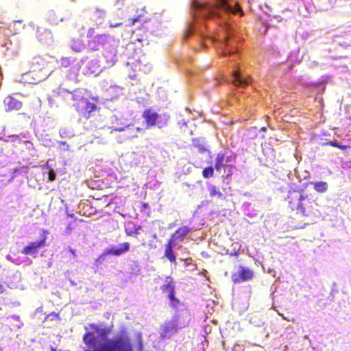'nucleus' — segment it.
Wrapping results in <instances>:
<instances>
[{
  "instance_id": "1",
  "label": "nucleus",
  "mask_w": 351,
  "mask_h": 351,
  "mask_svg": "<svg viewBox=\"0 0 351 351\" xmlns=\"http://www.w3.org/2000/svg\"><path fill=\"white\" fill-rule=\"evenodd\" d=\"M192 8L202 18L208 19L223 18V14L241 12L238 6L232 8L227 0H210L208 2L195 1Z\"/></svg>"
},
{
  "instance_id": "2",
  "label": "nucleus",
  "mask_w": 351,
  "mask_h": 351,
  "mask_svg": "<svg viewBox=\"0 0 351 351\" xmlns=\"http://www.w3.org/2000/svg\"><path fill=\"white\" fill-rule=\"evenodd\" d=\"M89 328L93 332H86L83 336V340L89 348L93 349L87 351H123V341L121 339H106L97 346V340L94 332L98 333L101 337H106L109 334V330L108 328H100L95 324H90Z\"/></svg>"
},
{
  "instance_id": "3",
  "label": "nucleus",
  "mask_w": 351,
  "mask_h": 351,
  "mask_svg": "<svg viewBox=\"0 0 351 351\" xmlns=\"http://www.w3.org/2000/svg\"><path fill=\"white\" fill-rule=\"evenodd\" d=\"M289 207L292 210H296L304 216H308L315 210L317 204L315 199L310 197L307 194L300 191L289 192L287 196Z\"/></svg>"
},
{
  "instance_id": "4",
  "label": "nucleus",
  "mask_w": 351,
  "mask_h": 351,
  "mask_svg": "<svg viewBox=\"0 0 351 351\" xmlns=\"http://www.w3.org/2000/svg\"><path fill=\"white\" fill-rule=\"evenodd\" d=\"M86 48L91 51H98L101 47L114 40L113 37L106 34H97L94 27H90L86 32Z\"/></svg>"
},
{
  "instance_id": "5",
  "label": "nucleus",
  "mask_w": 351,
  "mask_h": 351,
  "mask_svg": "<svg viewBox=\"0 0 351 351\" xmlns=\"http://www.w3.org/2000/svg\"><path fill=\"white\" fill-rule=\"evenodd\" d=\"M158 30L157 22L155 20L144 21L141 25L133 31L136 39L142 44L148 45L149 37Z\"/></svg>"
},
{
  "instance_id": "6",
  "label": "nucleus",
  "mask_w": 351,
  "mask_h": 351,
  "mask_svg": "<svg viewBox=\"0 0 351 351\" xmlns=\"http://www.w3.org/2000/svg\"><path fill=\"white\" fill-rule=\"evenodd\" d=\"M75 104L73 106L81 117L88 119L91 113L97 110V105L92 102L88 98L81 97L78 95H73Z\"/></svg>"
},
{
  "instance_id": "7",
  "label": "nucleus",
  "mask_w": 351,
  "mask_h": 351,
  "mask_svg": "<svg viewBox=\"0 0 351 351\" xmlns=\"http://www.w3.org/2000/svg\"><path fill=\"white\" fill-rule=\"evenodd\" d=\"M35 81L33 83H38L45 79L47 71L45 70V61L40 57H34L29 64V69L26 73Z\"/></svg>"
},
{
  "instance_id": "8",
  "label": "nucleus",
  "mask_w": 351,
  "mask_h": 351,
  "mask_svg": "<svg viewBox=\"0 0 351 351\" xmlns=\"http://www.w3.org/2000/svg\"><path fill=\"white\" fill-rule=\"evenodd\" d=\"M43 237L36 241H31L21 250V254L32 256L36 258L38 253V250L46 245L47 235L49 234L47 230H43Z\"/></svg>"
},
{
  "instance_id": "9",
  "label": "nucleus",
  "mask_w": 351,
  "mask_h": 351,
  "mask_svg": "<svg viewBox=\"0 0 351 351\" xmlns=\"http://www.w3.org/2000/svg\"><path fill=\"white\" fill-rule=\"evenodd\" d=\"M142 117L145 120L147 128L154 126H158L160 128L166 124V121H162L161 116L152 108L145 110L143 112Z\"/></svg>"
},
{
  "instance_id": "10",
  "label": "nucleus",
  "mask_w": 351,
  "mask_h": 351,
  "mask_svg": "<svg viewBox=\"0 0 351 351\" xmlns=\"http://www.w3.org/2000/svg\"><path fill=\"white\" fill-rule=\"evenodd\" d=\"M232 156H227L224 153L219 152L217 154L215 164V169L217 171H221L222 169H227L228 173L226 176H223L224 179H228L232 174V170L234 166L232 165L228 164L231 162Z\"/></svg>"
},
{
  "instance_id": "11",
  "label": "nucleus",
  "mask_w": 351,
  "mask_h": 351,
  "mask_svg": "<svg viewBox=\"0 0 351 351\" xmlns=\"http://www.w3.org/2000/svg\"><path fill=\"white\" fill-rule=\"evenodd\" d=\"M254 278V272L250 268L239 266L238 271L232 275V281L234 284L240 283L242 282L249 281Z\"/></svg>"
},
{
  "instance_id": "12",
  "label": "nucleus",
  "mask_w": 351,
  "mask_h": 351,
  "mask_svg": "<svg viewBox=\"0 0 351 351\" xmlns=\"http://www.w3.org/2000/svg\"><path fill=\"white\" fill-rule=\"evenodd\" d=\"M191 231V228L184 226L177 229L170 237L171 241L176 243L177 241H183L188 234Z\"/></svg>"
},
{
  "instance_id": "13",
  "label": "nucleus",
  "mask_w": 351,
  "mask_h": 351,
  "mask_svg": "<svg viewBox=\"0 0 351 351\" xmlns=\"http://www.w3.org/2000/svg\"><path fill=\"white\" fill-rule=\"evenodd\" d=\"M102 69L98 60L91 59L86 61L85 64V72L86 74L97 75Z\"/></svg>"
},
{
  "instance_id": "14",
  "label": "nucleus",
  "mask_w": 351,
  "mask_h": 351,
  "mask_svg": "<svg viewBox=\"0 0 351 351\" xmlns=\"http://www.w3.org/2000/svg\"><path fill=\"white\" fill-rule=\"evenodd\" d=\"M3 105L6 111L18 110L22 106L20 101L10 95L4 99Z\"/></svg>"
},
{
  "instance_id": "15",
  "label": "nucleus",
  "mask_w": 351,
  "mask_h": 351,
  "mask_svg": "<svg viewBox=\"0 0 351 351\" xmlns=\"http://www.w3.org/2000/svg\"><path fill=\"white\" fill-rule=\"evenodd\" d=\"M176 245V243L168 240L165 247L164 256L171 263H176V256L173 252V247Z\"/></svg>"
},
{
  "instance_id": "16",
  "label": "nucleus",
  "mask_w": 351,
  "mask_h": 351,
  "mask_svg": "<svg viewBox=\"0 0 351 351\" xmlns=\"http://www.w3.org/2000/svg\"><path fill=\"white\" fill-rule=\"evenodd\" d=\"M130 250V243L128 242H124L120 245V247H111L106 250V253L109 255L120 256L128 252Z\"/></svg>"
},
{
  "instance_id": "17",
  "label": "nucleus",
  "mask_w": 351,
  "mask_h": 351,
  "mask_svg": "<svg viewBox=\"0 0 351 351\" xmlns=\"http://www.w3.org/2000/svg\"><path fill=\"white\" fill-rule=\"evenodd\" d=\"M70 46L75 52H80L83 49L86 47V43L83 40L82 36H74L72 38Z\"/></svg>"
},
{
  "instance_id": "18",
  "label": "nucleus",
  "mask_w": 351,
  "mask_h": 351,
  "mask_svg": "<svg viewBox=\"0 0 351 351\" xmlns=\"http://www.w3.org/2000/svg\"><path fill=\"white\" fill-rule=\"evenodd\" d=\"M165 284L162 285L160 289L164 294H171L176 291L175 282L172 277L170 276L165 278Z\"/></svg>"
},
{
  "instance_id": "19",
  "label": "nucleus",
  "mask_w": 351,
  "mask_h": 351,
  "mask_svg": "<svg viewBox=\"0 0 351 351\" xmlns=\"http://www.w3.org/2000/svg\"><path fill=\"white\" fill-rule=\"evenodd\" d=\"M232 81L235 86H244L249 84L248 79L242 77L237 71L232 72Z\"/></svg>"
},
{
  "instance_id": "20",
  "label": "nucleus",
  "mask_w": 351,
  "mask_h": 351,
  "mask_svg": "<svg viewBox=\"0 0 351 351\" xmlns=\"http://www.w3.org/2000/svg\"><path fill=\"white\" fill-rule=\"evenodd\" d=\"M141 226H136L133 222H128L125 227V232L128 236H136L138 234Z\"/></svg>"
},
{
  "instance_id": "21",
  "label": "nucleus",
  "mask_w": 351,
  "mask_h": 351,
  "mask_svg": "<svg viewBox=\"0 0 351 351\" xmlns=\"http://www.w3.org/2000/svg\"><path fill=\"white\" fill-rule=\"evenodd\" d=\"M104 56L106 58V61L108 64H114L117 60V50L115 47H112L110 51H106Z\"/></svg>"
},
{
  "instance_id": "22",
  "label": "nucleus",
  "mask_w": 351,
  "mask_h": 351,
  "mask_svg": "<svg viewBox=\"0 0 351 351\" xmlns=\"http://www.w3.org/2000/svg\"><path fill=\"white\" fill-rule=\"evenodd\" d=\"M313 186L314 189L318 193H324L328 189V184L326 182H314L311 183Z\"/></svg>"
},
{
  "instance_id": "23",
  "label": "nucleus",
  "mask_w": 351,
  "mask_h": 351,
  "mask_svg": "<svg viewBox=\"0 0 351 351\" xmlns=\"http://www.w3.org/2000/svg\"><path fill=\"white\" fill-rule=\"evenodd\" d=\"M208 189L210 197L217 196L219 199L224 198L223 194L220 191V190L217 186H211L208 187Z\"/></svg>"
},
{
  "instance_id": "24",
  "label": "nucleus",
  "mask_w": 351,
  "mask_h": 351,
  "mask_svg": "<svg viewBox=\"0 0 351 351\" xmlns=\"http://www.w3.org/2000/svg\"><path fill=\"white\" fill-rule=\"evenodd\" d=\"M332 146L335 147H337L339 149H341L343 151H346V149L348 148V145H342L339 144L338 141L337 140L330 141L328 142H325L322 143V146Z\"/></svg>"
},
{
  "instance_id": "25",
  "label": "nucleus",
  "mask_w": 351,
  "mask_h": 351,
  "mask_svg": "<svg viewBox=\"0 0 351 351\" xmlns=\"http://www.w3.org/2000/svg\"><path fill=\"white\" fill-rule=\"evenodd\" d=\"M167 298L170 300V306L172 308H177L180 305V300L176 297V291L167 295Z\"/></svg>"
},
{
  "instance_id": "26",
  "label": "nucleus",
  "mask_w": 351,
  "mask_h": 351,
  "mask_svg": "<svg viewBox=\"0 0 351 351\" xmlns=\"http://www.w3.org/2000/svg\"><path fill=\"white\" fill-rule=\"evenodd\" d=\"M74 61V58H71L70 57H63L60 58L59 62L60 66L62 67H69L73 64Z\"/></svg>"
},
{
  "instance_id": "27",
  "label": "nucleus",
  "mask_w": 351,
  "mask_h": 351,
  "mask_svg": "<svg viewBox=\"0 0 351 351\" xmlns=\"http://www.w3.org/2000/svg\"><path fill=\"white\" fill-rule=\"evenodd\" d=\"M193 146L199 153L202 154V153H204V152H206L207 151V149L205 147L203 143H201L199 140H198V139H193Z\"/></svg>"
},
{
  "instance_id": "28",
  "label": "nucleus",
  "mask_w": 351,
  "mask_h": 351,
  "mask_svg": "<svg viewBox=\"0 0 351 351\" xmlns=\"http://www.w3.org/2000/svg\"><path fill=\"white\" fill-rule=\"evenodd\" d=\"M214 175V169L213 167H206L203 171H202V176L204 178H210L211 177H213Z\"/></svg>"
},
{
  "instance_id": "29",
  "label": "nucleus",
  "mask_w": 351,
  "mask_h": 351,
  "mask_svg": "<svg viewBox=\"0 0 351 351\" xmlns=\"http://www.w3.org/2000/svg\"><path fill=\"white\" fill-rule=\"evenodd\" d=\"M56 174L55 171L53 169H51L49 171V175H48L49 180L51 182L54 181L56 180Z\"/></svg>"
},
{
  "instance_id": "30",
  "label": "nucleus",
  "mask_w": 351,
  "mask_h": 351,
  "mask_svg": "<svg viewBox=\"0 0 351 351\" xmlns=\"http://www.w3.org/2000/svg\"><path fill=\"white\" fill-rule=\"evenodd\" d=\"M69 252L71 254V255L73 256L72 261H71V263L76 262L77 261V255H76V253H75V250L72 249V248H71V247H69Z\"/></svg>"
},
{
  "instance_id": "31",
  "label": "nucleus",
  "mask_w": 351,
  "mask_h": 351,
  "mask_svg": "<svg viewBox=\"0 0 351 351\" xmlns=\"http://www.w3.org/2000/svg\"><path fill=\"white\" fill-rule=\"evenodd\" d=\"M73 230V226H72V223H70L67 225L64 230V234H70Z\"/></svg>"
},
{
  "instance_id": "32",
  "label": "nucleus",
  "mask_w": 351,
  "mask_h": 351,
  "mask_svg": "<svg viewBox=\"0 0 351 351\" xmlns=\"http://www.w3.org/2000/svg\"><path fill=\"white\" fill-rule=\"evenodd\" d=\"M122 25L121 23H109V26L110 27H119Z\"/></svg>"
},
{
  "instance_id": "33",
  "label": "nucleus",
  "mask_w": 351,
  "mask_h": 351,
  "mask_svg": "<svg viewBox=\"0 0 351 351\" xmlns=\"http://www.w3.org/2000/svg\"><path fill=\"white\" fill-rule=\"evenodd\" d=\"M232 53V51L231 50H229V49H223V54L224 56H226V55H228V54H229V53Z\"/></svg>"
},
{
  "instance_id": "34",
  "label": "nucleus",
  "mask_w": 351,
  "mask_h": 351,
  "mask_svg": "<svg viewBox=\"0 0 351 351\" xmlns=\"http://www.w3.org/2000/svg\"><path fill=\"white\" fill-rule=\"evenodd\" d=\"M58 315L56 313H51L48 315V317H58Z\"/></svg>"
},
{
  "instance_id": "35",
  "label": "nucleus",
  "mask_w": 351,
  "mask_h": 351,
  "mask_svg": "<svg viewBox=\"0 0 351 351\" xmlns=\"http://www.w3.org/2000/svg\"><path fill=\"white\" fill-rule=\"evenodd\" d=\"M142 207H143V208H146L149 207V204H148V203H147V202H144V203H143V204H142Z\"/></svg>"
},
{
  "instance_id": "36",
  "label": "nucleus",
  "mask_w": 351,
  "mask_h": 351,
  "mask_svg": "<svg viewBox=\"0 0 351 351\" xmlns=\"http://www.w3.org/2000/svg\"><path fill=\"white\" fill-rule=\"evenodd\" d=\"M192 261V259H191V258H187V259H186V261L187 264H189V262H190V261Z\"/></svg>"
},
{
  "instance_id": "37",
  "label": "nucleus",
  "mask_w": 351,
  "mask_h": 351,
  "mask_svg": "<svg viewBox=\"0 0 351 351\" xmlns=\"http://www.w3.org/2000/svg\"><path fill=\"white\" fill-rule=\"evenodd\" d=\"M61 144L64 145H66V147H68L69 146L66 145V142H60Z\"/></svg>"
},
{
  "instance_id": "38",
  "label": "nucleus",
  "mask_w": 351,
  "mask_h": 351,
  "mask_svg": "<svg viewBox=\"0 0 351 351\" xmlns=\"http://www.w3.org/2000/svg\"><path fill=\"white\" fill-rule=\"evenodd\" d=\"M137 20H138L137 19H132V23L134 24L136 21H137Z\"/></svg>"
},
{
  "instance_id": "39",
  "label": "nucleus",
  "mask_w": 351,
  "mask_h": 351,
  "mask_svg": "<svg viewBox=\"0 0 351 351\" xmlns=\"http://www.w3.org/2000/svg\"><path fill=\"white\" fill-rule=\"evenodd\" d=\"M68 216H69L71 218L74 217V215L73 214H68Z\"/></svg>"
},
{
  "instance_id": "40",
  "label": "nucleus",
  "mask_w": 351,
  "mask_h": 351,
  "mask_svg": "<svg viewBox=\"0 0 351 351\" xmlns=\"http://www.w3.org/2000/svg\"><path fill=\"white\" fill-rule=\"evenodd\" d=\"M136 130H137L138 131H141V130H142V128H136Z\"/></svg>"
},
{
  "instance_id": "41",
  "label": "nucleus",
  "mask_w": 351,
  "mask_h": 351,
  "mask_svg": "<svg viewBox=\"0 0 351 351\" xmlns=\"http://www.w3.org/2000/svg\"><path fill=\"white\" fill-rule=\"evenodd\" d=\"M116 130H117V131H121V130H122V128L116 129Z\"/></svg>"
},
{
  "instance_id": "42",
  "label": "nucleus",
  "mask_w": 351,
  "mask_h": 351,
  "mask_svg": "<svg viewBox=\"0 0 351 351\" xmlns=\"http://www.w3.org/2000/svg\"><path fill=\"white\" fill-rule=\"evenodd\" d=\"M261 130L265 131L266 129H265V128H262Z\"/></svg>"
}]
</instances>
